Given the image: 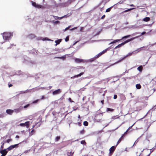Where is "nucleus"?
Wrapping results in <instances>:
<instances>
[{"label":"nucleus","mask_w":156,"mask_h":156,"mask_svg":"<svg viewBox=\"0 0 156 156\" xmlns=\"http://www.w3.org/2000/svg\"><path fill=\"white\" fill-rule=\"evenodd\" d=\"M105 15H103L101 18V19H103L105 18Z\"/></svg>","instance_id":"55"},{"label":"nucleus","mask_w":156,"mask_h":156,"mask_svg":"<svg viewBox=\"0 0 156 156\" xmlns=\"http://www.w3.org/2000/svg\"><path fill=\"white\" fill-rule=\"evenodd\" d=\"M45 88L44 87H36L35 88H32L30 90H27L25 91H22L20 92L21 94L25 93L27 92H30L31 91L34 92L40 89H43Z\"/></svg>","instance_id":"1"},{"label":"nucleus","mask_w":156,"mask_h":156,"mask_svg":"<svg viewBox=\"0 0 156 156\" xmlns=\"http://www.w3.org/2000/svg\"><path fill=\"white\" fill-rule=\"evenodd\" d=\"M13 149L14 148H17L19 146V144H16L13 145H12Z\"/></svg>","instance_id":"27"},{"label":"nucleus","mask_w":156,"mask_h":156,"mask_svg":"<svg viewBox=\"0 0 156 156\" xmlns=\"http://www.w3.org/2000/svg\"><path fill=\"white\" fill-rule=\"evenodd\" d=\"M139 37V36H136V37H132L130 39H128V42L133 40L134 39H136V38H137Z\"/></svg>","instance_id":"20"},{"label":"nucleus","mask_w":156,"mask_h":156,"mask_svg":"<svg viewBox=\"0 0 156 156\" xmlns=\"http://www.w3.org/2000/svg\"><path fill=\"white\" fill-rule=\"evenodd\" d=\"M136 87L137 89H140L141 88V86L140 84H136Z\"/></svg>","instance_id":"22"},{"label":"nucleus","mask_w":156,"mask_h":156,"mask_svg":"<svg viewBox=\"0 0 156 156\" xmlns=\"http://www.w3.org/2000/svg\"><path fill=\"white\" fill-rule=\"evenodd\" d=\"M123 45L122 43H121L120 44H119L118 45L115 47V49H116L118 48H119L121 47Z\"/></svg>","instance_id":"25"},{"label":"nucleus","mask_w":156,"mask_h":156,"mask_svg":"<svg viewBox=\"0 0 156 156\" xmlns=\"http://www.w3.org/2000/svg\"><path fill=\"white\" fill-rule=\"evenodd\" d=\"M133 9V8H131V9H128L127 10H126L124 11L123 12H128L129 11H130L131 10H132Z\"/></svg>","instance_id":"39"},{"label":"nucleus","mask_w":156,"mask_h":156,"mask_svg":"<svg viewBox=\"0 0 156 156\" xmlns=\"http://www.w3.org/2000/svg\"><path fill=\"white\" fill-rule=\"evenodd\" d=\"M154 147H153V148H152V149H151L150 150V151H151V152H150V154L148 155V156H149V155H150V154H151V152H153V150H154Z\"/></svg>","instance_id":"44"},{"label":"nucleus","mask_w":156,"mask_h":156,"mask_svg":"<svg viewBox=\"0 0 156 156\" xmlns=\"http://www.w3.org/2000/svg\"><path fill=\"white\" fill-rule=\"evenodd\" d=\"M116 116H114L112 117V119H116V118H115V117H116ZM119 118V117H117L116 118Z\"/></svg>","instance_id":"50"},{"label":"nucleus","mask_w":156,"mask_h":156,"mask_svg":"<svg viewBox=\"0 0 156 156\" xmlns=\"http://www.w3.org/2000/svg\"><path fill=\"white\" fill-rule=\"evenodd\" d=\"M9 87H10L12 86V84H8Z\"/></svg>","instance_id":"63"},{"label":"nucleus","mask_w":156,"mask_h":156,"mask_svg":"<svg viewBox=\"0 0 156 156\" xmlns=\"http://www.w3.org/2000/svg\"><path fill=\"white\" fill-rule=\"evenodd\" d=\"M142 136V135H141L140 137L138 138V139L135 141V142H134V144L133 145L137 143L139 141V140L140 138V137H141Z\"/></svg>","instance_id":"34"},{"label":"nucleus","mask_w":156,"mask_h":156,"mask_svg":"<svg viewBox=\"0 0 156 156\" xmlns=\"http://www.w3.org/2000/svg\"><path fill=\"white\" fill-rule=\"evenodd\" d=\"M62 58V59L63 60H64L66 58V56H62V57H59L58 58Z\"/></svg>","instance_id":"46"},{"label":"nucleus","mask_w":156,"mask_h":156,"mask_svg":"<svg viewBox=\"0 0 156 156\" xmlns=\"http://www.w3.org/2000/svg\"><path fill=\"white\" fill-rule=\"evenodd\" d=\"M5 116V114H0V118H3Z\"/></svg>","instance_id":"43"},{"label":"nucleus","mask_w":156,"mask_h":156,"mask_svg":"<svg viewBox=\"0 0 156 156\" xmlns=\"http://www.w3.org/2000/svg\"><path fill=\"white\" fill-rule=\"evenodd\" d=\"M69 37L67 36V37L66 38H65V41L66 42H67L69 41Z\"/></svg>","instance_id":"42"},{"label":"nucleus","mask_w":156,"mask_h":156,"mask_svg":"<svg viewBox=\"0 0 156 156\" xmlns=\"http://www.w3.org/2000/svg\"><path fill=\"white\" fill-rule=\"evenodd\" d=\"M107 51L106 50H104L103 51L101 52L100 53L98 54V55H96L94 57L96 58V59L98 58H99L100 56H101L102 54L105 53Z\"/></svg>","instance_id":"8"},{"label":"nucleus","mask_w":156,"mask_h":156,"mask_svg":"<svg viewBox=\"0 0 156 156\" xmlns=\"http://www.w3.org/2000/svg\"><path fill=\"white\" fill-rule=\"evenodd\" d=\"M12 140L11 139H8L6 140V142L7 143H9L10 142L12 141Z\"/></svg>","instance_id":"45"},{"label":"nucleus","mask_w":156,"mask_h":156,"mask_svg":"<svg viewBox=\"0 0 156 156\" xmlns=\"http://www.w3.org/2000/svg\"><path fill=\"white\" fill-rule=\"evenodd\" d=\"M30 151V150H27L25 151L24 152V153H28Z\"/></svg>","instance_id":"54"},{"label":"nucleus","mask_w":156,"mask_h":156,"mask_svg":"<svg viewBox=\"0 0 156 156\" xmlns=\"http://www.w3.org/2000/svg\"><path fill=\"white\" fill-rule=\"evenodd\" d=\"M70 27H71V26H69L68 27L66 28L65 30L66 31V30H68L69 29V28Z\"/></svg>","instance_id":"53"},{"label":"nucleus","mask_w":156,"mask_h":156,"mask_svg":"<svg viewBox=\"0 0 156 156\" xmlns=\"http://www.w3.org/2000/svg\"><path fill=\"white\" fill-rule=\"evenodd\" d=\"M104 100H101V103L102 104H104Z\"/></svg>","instance_id":"64"},{"label":"nucleus","mask_w":156,"mask_h":156,"mask_svg":"<svg viewBox=\"0 0 156 156\" xmlns=\"http://www.w3.org/2000/svg\"><path fill=\"white\" fill-rule=\"evenodd\" d=\"M31 3L32 5L36 8L38 9L41 8L43 9L45 8L44 6L41 5L37 4L35 2H34L33 1H31Z\"/></svg>","instance_id":"4"},{"label":"nucleus","mask_w":156,"mask_h":156,"mask_svg":"<svg viewBox=\"0 0 156 156\" xmlns=\"http://www.w3.org/2000/svg\"><path fill=\"white\" fill-rule=\"evenodd\" d=\"M13 149V148L12 145L9 146V147L7 148V150L9 151Z\"/></svg>","instance_id":"30"},{"label":"nucleus","mask_w":156,"mask_h":156,"mask_svg":"<svg viewBox=\"0 0 156 156\" xmlns=\"http://www.w3.org/2000/svg\"><path fill=\"white\" fill-rule=\"evenodd\" d=\"M16 74L17 75H20L21 74V71H19L18 72V73H16Z\"/></svg>","instance_id":"48"},{"label":"nucleus","mask_w":156,"mask_h":156,"mask_svg":"<svg viewBox=\"0 0 156 156\" xmlns=\"http://www.w3.org/2000/svg\"><path fill=\"white\" fill-rule=\"evenodd\" d=\"M119 95V96L121 99L122 100H125L126 99L125 95L122 94H120Z\"/></svg>","instance_id":"12"},{"label":"nucleus","mask_w":156,"mask_h":156,"mask_svg":"<svg viewBox=\"0 0 156 156\" xmlns=\"http://www.w3.org/2000/svg\"><path fill=\"white\" fill-rule=\"evenodd\" d=\"M114 109H112L109 108H107V109H106V111L107 112L109 111V112H113L114 111Z\"/></svg>","instance_id":"26"},{"label":"nucleus","mask_w":156,"mask_h":156,"mask_svg":"<svg viewBox=\"0 0 156 156\" xmlns=\"http://www.w3.org/2000/svg\"><path fill=\"white\" fill-rule=\"evenodd\" d=\"M75 62L77 63H83L85 62L84 60L78 58H76L75 59Z\"/></svg>","instance_id":"9"},{"label":"nucleus","mask_w":156,"mask_h":156,"mask_svg":"<svg viewBox=\"0 0 156 156\" xmlns=\"http://www.w3.org/2000/svg\"><path fill=\"white\" fill-rule=\"evenodd\" d=\"M83 125L85 126H87L88 125V122L87 121H85L83 122Z\"/></svg>","instance_id":"36"},{"label":"nucleus","mask_w":156,"mask_h":156,"mask_svg":"<svg viewBox=\"0 0 156 156\" xmlns=\"http://www.w3.org/2000/svg\"><path fill=\"white\" fill-rule=\"evenodd\" d=\"M145 33H146V32L145 31L144 32H142V33H141V35H140V36H141L142 35H143L145 34Z\"/></svg>","instance_id":"56"},{"label":"nucleus","mask_w":156,"mask_h":156,"mask_svg":"<svg viewBox=\"0 0 156 156\" xmlns=\"http://www.w3.org/2000/svg\"><path fill=\"white\" fill-rule=\"evenodd\" d=\"M137 68H143V66H139Z\"/></svg>","instance_id":"61"},{"label":"nucleus","mask_w":156,"mask_h":156,"mask_svg":"<svg viewBox=\"0 0 156 156\" xmlns=\"http://www.w3.org/2000/svg\"><path fill=\"white\" fill-rule=\"evenodd\" d=\"M61 92V90L60 89L55 90L52 92L53 95H55L60 94Z\"/></svg>","instance_id":"10"},{"label":"nucleus","mask_w":156,"mask_h":156,"mask_svg":"<svg viewBox=\"0 0 156 156\" xmlns=\"http://www.w3.org/2000/svg\"><path fill=\"white\" fill-rule=\"evenodd\" d=\"M139 37V36H136V37H132L130 39H128V42L133 40L134 39H136V38H137Z\"/></svg>","instance_id":"21"},{"label":"nucleus","mask_w":156,"mask_h":156,"mask_svg":"<svg viewBox=\"0 0 156 156\" xmlns=\"http://www.w3.org/2000/svg\"><path fill=\"white\" fill-rule=\"evenodd\" d=\"M29 105H30V104H28L24 106V108H26L27 107H28V106H29Z\"/></svg>","instance_id":"49"},{"label":"nucleus","mask_w":156,"mask_h":156,"mask_svg":"<svg viewBox=\"0 0 156 156\" xmlns=\"http://www.w3.org/2000/svg\"><path fill=\"white\" fill-rule=\"evenodd\" d=\"M103 114L100 113L97 114L95 117V120L98 122H101V119L102 117Z\"/></svg>","instance_id":"3"},{"label":"nucleus","mask_w":156,"mask_h":156,"mask_svg":"<svg viewBox=\"0 0 156 156\" xmlns=\"http://www.w3.org/2000/svg\"><path fill=\"white\" fill-rule=\"evenodd\" d=\"M34 133V129H32L31 132L30 133V134L31 135H33Z\"/></svg>","instance_id":"41"},{"label":"nucleus","mask_w":156,"mask_h":156,"mask_svg":"<svg viewBox=\"0 0 156 156\" xmlns=\"http://www.w3.org/2000/svg\"><path fill=\"white\" fill-rule=\"evenodd\" d=\"M135 124V123H134L131 126L129 127V129H131L132 127L133 126V125H134V124Z\"/></svg>","instance_id":"58"},{"label":"nucleus","mask_w":156,"mask_h":156,"mask_svg":"<svg viewBox=\"0 0 156 156\" xmlns=\"http://www.w3.org/2000/svg\"><path fill=\"white\" fill-rule=\"evenodd\" d=\"M128 42V40H126V41H125L124 42H122L123 44L124 45L126 43H127Z\"/></svg>","instance_id":"40"},{"label":"nucleus","mask_w":156,"mask_h":156,"mask_svg":"<svg viewBox=\"0 0 156 156\" xmlns=\"http://www.w3.org/2000/svg\"><path fill=\"white\" fill-rule=\"evenodd\" d=\"M123 136H122L118 140L117 142L116 145H117L123 139Z\"/></svg>","instance_id":"17"},{"label":"nucleus","mask_w":156,"mask_h":156,"mask_svg":"<svg viewBox=\"0 0 156 156\" xmlns=\"http://www.w3.org/2000/svg\"><path fill=\"white\" fill-rule=\"evenodd\" d=\"M53 16L55 18H57V19H58V20H60L63 18V16L61 17H59L56 16Z\"/></svg>","instance_id":"35"},{"label":"nucleus","mask_w":156,"mask_h":156,"mask_svg":"<svg viewBox=\"0 0 156 156\" xmlns=\"http://www.w3.org/2000/svg\"><path fill=\"white\" fill-rule=\"evenodd\" d=\"M85 133V130L84 129L81 130L80 132V134H83Z\"/></svg>","instance_id":"38"},{"label":"nucleus","mask_w":156,"mask_h":156,"mask_svg":"<svg viewBox=\"0 0 156 156\" xmlns=\"http://www.w3.org/2000/svg\"><path fill=\"white\" fill-rule=\"evenodd\" d=\"M96 60V58H95V57H94L93 58H91L88 60L87 61V62H94V61H95Z\"/></svg>","instance_id":"14"},{"label":"nucleus","mask_w":156,"mask_h":156,"mask_svg":"<svg viewBox=\"0 0 156 156\" xmlns=\"http://www.w3.org/2000/svg\"><path fill=\"white\" fill-rule=\"evenodd\" d=\"M77 29V27H74L72 29H71L70 30H74V29Z\"/></svg>","instance_id":"60"},{"label":"nucleus","mask_w":156,"mask_h":156,"mask_svg":"<svg viewBox=\"0 0 156 156\" xmlns=\"http://www.w3.org/2000/svg\"><path fill=\"white\" fill-rule=\"evenodd\" d=\"M127 132V131H126V132H125L122 135V136L123 137L124 136V135Z\"/></svg>","instance_id":"57"},{"label":"nucleus","mask_w":156,"mask_h":156,"mask_svg":"<svg viewBox=\"0 0 156 156\" xmlns=\"http://www.w3.org/2000/svg\"><path fill=\"white\" fill-rule=\"evenodd\" d=\"M3 38L4 40H7L10 39L13 36V33L10 32H5L2 34Z\"/></svg>","instance_id":"2"},{"label":"nucleus","mask_w":156,"mask_h":156,"mask_svg":"<svg viewBox=\"0 0 156 156\" xmlns=\"http://www.w3.org/2000/svg\"><path fill=\"white\" fill-rule=\"evenodd\" d=\"M61 41V40L59 39L58 40H56L55 41V42L56 43V44H59L60 42Z\"/></svg>","instance_id":"31"},{"label":"nucleus","mask_w":156,"mask_h":156,"mask_svg":"<svg viewBox=\"0 0 156 156\" xmlns=\"http://www.w3.org/2000/svg\"><path fill=\"white\" fill-rule=\"evenodd\" d=\"M83 72L79 74L75 75L73 77V78H76V77H79L81 75H83Z\"/></svg>","instance_id":"15"},{"label":"nucleus","mask_w":156,"mask_h":156,"mask_svg":"<svg viewBox=\"0 0 156 156\" xmlns=\"http://www.w3.org/2000/svg\"><path fill=\"white\" fill-rule=\"evenodd\" d=\"M112 78L111 77L108 78L107 79V82H108L109 80H111Z\"/></svg>","instance_id":"59"},{"label":"nucleus","mask_w":156,"mask_h":156,"mask_svg":"<svg viewBox=\"0 0 156 156\" xmlns=\"http://www.w3.org/2000/svg\"><path fill=\"white\" fill-rule=\"evenodd\" d=\"M5 141H3V142H2L1 143V144H2V145H1V149H2L3 148L4 145V144L5 143Z\"/></svg>","instance_id":"33"},{"label":"nucleus","mask_w":156,"mask_h":156,"mask_svg":"<svg viewBox=\"0 0 156 156\" xmlns=\"http://www.w3.org/2000/svg\"><path fill=\"white\" fill-rule=\"evenodd\" d=\"M81 144L85 145L86 144V142L85 140H82L81 142Z\"/></svg>","instance_id":"37"},{"label":"nucleus","mask_w":156,"mask_h":156,"mask_svg":"<svg viewBox=\"0 0 156 156\" xmlns=\"http://www.w3.org/2000/svg\"><path fill=\"white\" fill-rule=\"evenodd\" d=\"M30 125V122L29 121H27L25 122L24 123H20L19 125L22 127L26 126L27 128H28L29 127Z\"/></svg>","instance_id":"6"},{"label":"nucleus","mask_w":156,"mask_h":156,"mask_svg":"<svg viewBox=\"0 0 156 156\" xmlns=\"http://www.w3.org/2000/svg\"><path fill=\"white\" fill-rule=\"evenodd\" d=\"M132 55V53H129L128 55H127L123 57L122 59V60H123L125 59L126 57H128L129 56H131Z\"/></svg>","instance_id":"23"},{"label":"nucleus","mask_w":156,"mask_h":156,"mask_svg":"<svg viewBox=\"0 0 156 156\" xmlns=\"http://www.w3.org/2000/svg\"><path fill=\"white\" fill-rule=\"evenodd\" d=\"M45 99L44 96H42L41 97V98L40 99L41 100H44Z\"/></svg>","instance_id":"52"},{"label":"nucleus","mask_w":156,"mask_h":156,"mask_svg":"<svg viewBox=\"0 0 156 156\" xmlns=\"http://www.w3.org/2000/svg\"><path fill=\"white\" fill-rule=\"evenodd\" d=\"M40 101V99H37L36 100H35V101H33L32 102V103L34 104L37 103L38 102H39Z\"/></svg>","instance_id":"28"},{"label":"nucleus","mask_w":156,"mask_h":156,"mask_svg":"<svg viewBox=\"0 0 156 156\" xmlns=\"http://www.w3.org/2000/svg\"><path fill=\"white\" fill-rule=\"evenodd\" d=\"M14 112H15L16 113H18L20 112L21 109L20 108H18L16 109H15L14 110Z\"/></svg>","instance_id":"16"},{"label":"nucleus","mask_w":156,"mask_h":156,"mask_svg":"<svg viewBox=\"0 0 156 156\" xmlns=\"http://www.w3.org/2000/svg\"><path fill=\"white\" fill-rule=\"evenodd\" d=\"M55 23H59V22L58 21H56L55 22Z\"/></svg>","instance_id":"62"},{"label":"nucleus","mask_w":156,"mask_h":156,"mask_svg":"<svg viewBox=\"0 0 156 156\" xmlns=\"http://www.w3.org/2000/svg\"><path fill=\"white\" fill-rule=\"evenodd\" d=\"M117 146V145H116V146H113L110 148L109 151L110 153L113 152L115 150Z\"/></svg>","instance_id":"11"},{"label":"nucleus","mask_w":156,"mask_h":156,"mask_svg":"<svg viewBox=\"0 0 156 156\" xmlns=\"http://www.w3.org/2000/svg\"><path fill=\"white\" fill-rule=\"evenodd\" d=\"M131 35H127L125 36L122 37L121 39H116L115 40H114L112 42H111L109 44H112L115 43L117 42L120 41L124 39L127 38L129 37H130L131 36Z\"/></svg>","instance_id":"5"},{"label":"nucleus","mask_w":156,"mask_h":156,"mask_svg":"<svg viewBox=\"0 0 156 156\" xmlns=\"http://www.w3.org/2000/svg\"><path fill=\"white\" fill-rule=\"evenodd\" d=\"M60 139V136H57L55 139V142H58Z\"/></svg>","instance_id":"24"},{"label":"nucleus","mask_w":156,"mask_h":156,"mask_svg":"<svg viewBox=\"0 0 156 156\" xmlns=\"http://www.w3.org/2000/svg\"><path fill=\"white\" fill-rule=\"evenodd\" d=\"M151 136V134H149L147 135L146 137V139L148 140V139L150 138ZM148 141H149V140H148Z\"/></svg>","instance_id":"29"},{"label":"nucleus","mask_w":156,"mask_h":156,"mask_svg":"<svg viewBox=\"0 0 156 156\" xmlns=\"http://www.w3.org/2000/svg\"><path fill=\"white\" fill-rule=\"evenodd\" d=\"M68 100H69V101L70 102L72 103V102H74L72 100L71 98H68Z\"/></svg>","instance_id":"47"},{"label":"nucleus","mask_w":156,"mask_h":156,"mask_svg":"<svg viewBox=\"0 0 156 156\" xmlns=\"http://www.w3.org/2000/svg\"><path fill=\"white\" fill-rule=\"evenodd\" d=\"M6 112L8 114L11 115L14 112V111L11 109H7L6 111Z\"/></svg>","instance_id":"13"},{"label":"nucleus","mask_w":156,"mask_h":156,"mask_svg":"<svg viewBox=\"0 0 156 156\" xmlns=\"http://www.w3.org/2000/svg\"><path fill=\"white\" fill-rule=\"evenodd\" d=\"M113 6H112L108 9H106V12H110L111 10V9L113 7Z\"/></svg>","instance_id":"32"},{"label":"nucleus","mask_w":156,"mask_h":156,"mask_svg":"<svg viewBox=\"0 0 156 156\" xmlns=\"http://www.w3.org/2000/svg\"><path fill=\"white\" fill-rule=\"evenodd\" d=\"M8 151L7 150V149L1 150L0 153L2 154L1 156H5Z\"/></svg>","instance_id":"7"},{"label":"nucleus","mask_w":156,"mask_h":156,"mask_svg":"<svg viewBox=\"0 0 156 156\" xmlns=\"http://www.w3.org/2000/svg\"><path fill=\"white\" fill-rule=\"evenodd\" d=\"M67 156H73V155L74 152H72L71 151L70 152H68L67 153Z\"/></svg>","instance_id":"18"},{"label":"nucleus","mask_w":156,"mask_h":156,"mask_svg":"<svg viewBox=\"0 0 156 156\" xmlns=\"http://www.w3.org/2000/svg\"><path fill=\"white\" fill-rule=\"evenodd\" d=\"M117 98V96L115 94V95H114V97H113V98L114 99H116Z\"/></svg>","instance_id":"51"},{"label":"nucleus","mask_w":156,"mask_h":156,"mask_svg":"<svg viewBox=\"0 0 156 156\" xmlns=\"http://www.w3.org/2000/svg\"><path fill=\"white\" fill-rule=\"evenodd\" d=\"M150 19L149 17H146L143 19V21L145 22H148L150 20Z\"/></svg>","instance_id":"19"}]
</instances>
